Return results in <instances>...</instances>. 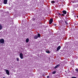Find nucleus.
Returning a JSON list of instances; mask_svg holds the SVG:
<instances>
[{
  "label": "nucleus",
  "mask_w": 78,
  "mask_h": 78,
  "mask_svg": "<svg viewBox=\"0 0 78 78\" xmlns=\"http://www.w3.org/2000/svg\"><path fill=\"white\" fill-rule=\"evenodd\" d=\"M5 70H6L5 72H6V73H7L8 75H9V71L8 69H5Z\"/></svg>",
  "instance_id": "obj_3"
},
{
  "label": "nucleus",
  "mask_w": 78,
  "mask_h": 78,
  "mask_svg": "<svg viewBox=\"0 0 78 78\" xmlns=\"http://www.w3.org/2000/svg\"><path fill=\"white\" fill-rule=\"evenodd\" d=\"M49 76H47V78H49Z\"/></svg>",
  "instance_id": "obj_22"
},
{
  "label": "nucleus",
  "mask_w": 78,
  "mask_h": 78,
  "mask_svg": "<svg viewBox=\"0 0 78 78\" xmlns=\"http://www.w3.org/2000/svg\"><path fill=\"white\" fill-rule=\"evenodd\" d=\"M56 73V71H54L52 72V74H55Z\"/></svg>",
  "instance_id": "obj_16"
},
{
  "label": "nucleus",
  "mask_w": 78,
  "mask_h": 78,
  "mask_svg": "<svg viewBox=\"0 0 78 78\" xmlns=\"http://www.w3.org/2000/svg\"><path fill=\"white\" fill-rule=\"evenodd\" d=\"M63 14H67V12L65 10H64L62 11Z\"/></svg>",
  "instance_id": "obj_10"
},
{
  "label": "nucleus",
  "mask_w": 78,
  "mask_h": 78,
  "mask_svg": "<svg viewBox=\"0 0 78 78\" xmlns=\"http://www.w3.org/2000/svg\"><path fill=\"white\" fill-rule=\"evenodd\" d=\"M51 3H55V1H51Z\"/></svg>",
  "instance_id": "obj_14"
},
{
  "label": "nucleus",
  "mask_w": 78,
  "mask_h": 78,
  "mask_svg": "<svg viewBox=\"0 0 78 78\" xmlns=\"http://www.w3.org/2000/svg\"><path fill=\"white\" fill-rule=\"evenodd\" d=\"M3 29V27L2 26V25L0 23V30H2Z\"/></svg>",
  "instance_id": "obj_9"
},
{
  "label": "nucleus",
  "mask_w": 78,
  "mask_h": 78,
  "mask_svg": "<svg viewBox=\"0 0 78 78\" xmlns=\"http://www.w3.org/2000/svg\"><path fill=\"white\" fill-rule=\"evenodd\" d=\"M72 78H76V77L73 76L72 77Z\"/></svg>",
  "instance_id": "obj_19"
},
{
  "label": "nucleus",
  "mask_w": 78,
  "mask_h": 78,
  "mask_svg": "<svg viewBox=\"0 0 78 78\" xmlns=\"http://www.w3.org/2000/svg\"><path fill=\"white\" fill-rule=\"evenodd\" d=\"M62 16H64V14H62Z\"/></svg>",
  "instance_id": "obj_20"
},
{
  "label": "nucleus",
  "mask_w": 78,
  "mask_h": 78,
  "mask_svg": "<svg viewBox=\"0 0 78 78\" xmlns=\"http://www.w3.org/2000/svg\"><path fill=\"white\" fill-rule=\"evenodd\" d=\"M60 66V65L59 64L57 65V66L54 67V69H56L57 68H58V67H59Z\"/></svg>",
  "instance_id": "obj_8"
},
{
  "label": "nucleus",
  "mask_w": 78,
  "mask_h": 78,
  "mask_svg": "<svg viewBox=\"0 0 78 78\" xmlns=\"http://www.w3.org/2000/svg\"><path fill=\"white\" fill-rule=\"evenodd\" d=\"M65 23H66V24L67 25H69V23H68L67 22V21H65Z\"/></svg>",
  "instance_id": "obj_12"
},
{
  "label": "nucleus",
  "mask_w": 78,
  "mask_h": 78,
  "mask_svg": "<svg viewBox=\"0 0 78 78\" xmlns=\"http://www.w3.org/2000/svg\"><path fill=\"white\" fill-rule=\"evenodd\" d=\"M26 42H29V39L28 38H27L26 40Z\"/></svg>",
  "instance_id": "obj_11"
},
{
  "label": "nucleus",
  "mask_w": 78,
  "mask_h": 78,
  "mask_svg": "<svg viewBox=\"0 0 78 78\" xmlns=\"http://www.w3.org/2000/svg\"><path fill=\"white\" fill-rule=\"evenodd\" d=\"M58 14H59V15H61V14H60V13H59Z\"/></svg>",
  "instance_id": "obj_23"
},
{
  "label": "nucleus",
  "mask_w": 78,
  "mask_h": 78,
  "mask_svg": "<svg viewBox=\"0 0 78 78\" xmlns=\"http://www.w3.org/2000/svg\"><path fill=\"white\" fill-rule=\"evenodd\" d=\"M0 44H4L5 43V40L3 38L0 39Z\"/></svg>",
  "instance_id": "obj_2"
},
{
  "label": "nucleus",
  "mask_w": 78,
  "mask_h": 78,
  "mask_svg": "<svg viewBox=\"0 0 78 78\" xmlns=\"http://www.w3.org/2000/svg\"><path fill=\"white\" fill-rule=\"evenodd\" d=\"M16 61H19V58H16Z\"/></svg>",
  "instance_id": "obj_17"
},
{
  "label": "nucleus",
  "mask_w": 78,
  "mask_h": 78,
  "mask_svg": "<svg viewBox=\"0 0 78 78\" xmlns=\"http://www.w3.org/2000/svg\"><path fill=\"white\" fill-rule=\"evenodd\" d=\"M3 78H5V77H3Z\"/></svg>",
  "instance_id": "obj_24"
},
{
  "label": "nucleus",
  "mask_w": 78,
  "mask_h": 78,
  "mask_svg": "<svg viewBox=\"0 0 78 78\" xmlns=\"http://www.w3.org/2000/svg\"><path fill=\"white\" fill-rule=\"evenodd\" d=\"M8 2V0H4L3 3L4 4H7Z\"/></svg>",
  "instance_id": "obj_6"
},
{
  "label": "nucleus",
  "mask_w": 78,
  "mask_h": 78,
  "mask_svg": "<svg viewBox=\"0 0 78 78\" xmlns=\"http://www.w3.org/2000/svg\"><path fill=\"white\" fill-rule=\"evenodd\" d=\"M41 37V35L39 34H38L37 35H36L35 36H34V39H37L38 37Z\"/></svg>",
  "instance_id": "obj_1"
},
{
  "label": "nucleus",
  "mask_w": 78,
  "mask_h": 78,
  "mask_svg": "<svg viewBox=\"0 0 78 78\" xmlns=\"http://www.w3.org/2000/svg\"><path fill=\"white\" fill-rule=\"evenodd\" d=\"M46 51L47 53H48V54L50 53V52L49 51Z\"/></svg>",
  "instance_id": "obj_13"
},
{
  "label": "nucleus",
  "mask_w": 78,
  "mask_h": 78,
  "mask_svg": "<svg viewBox=\"0 0 78 78\" xmlns=\"http://www.w3.org/2000/svg\"><path fill=\"white\" fill-rule=\"evenodd\" d=\"M75 70L77 72H78V69L76 68V69H75Z\"/></svg>",
  "instance_id": "obj_15"
},
{
  "label": "nucleus",
  "mask_w": 78,
  "mask_h": 78,
  "mask_svg": "<svg viewBox=\"0 0 78 78\" xmlns=\"http://www.w3.org/2000/svg\"><path fill=\"white\" fill-rule=\"evenodd\" d=\"M32 20L33 21H34L35 20V19L34 18L32 19Z\"/></svg>",
  "instance_id": "obj_18"
},
{
  "label": "nucleus",
  "mask_w": 78,
  "mask_h": 78,
  "mask_svg": "<svg viewBox=\"0 0 78 78\" xmlns=\"http://www.w3.org/2000/svg\"><path fill=\"white\" fill-rule=\"evenodd\" d=\"M20 57L21 59H23V54L21 53L20 54Z\"/></svg>",
  "instance_id": "obj_4"
},
{
  "label": "nucleus",
  "mask_w": 78,
  "mask_h": 78,
  "mask_svg": "<svg viewBox=\"0 0 78 78\" xmlns=\"http://www.w3.org/2000/svg\"><path fill=\"white\" fill-rule=\"evenodd\" d=\"M77 17L78 18V15L77 16Z\"/></svg>",
  "instance_id": "obj_25"
},
{
  "label": "nucleus",
  "mask_w": 78,
  "mask_h": 78,
  "mask_svg": "<svg viewBox=\"0 0 78 78\" xmlns=\"http://www.w3.org/2000/svg\"><path fill=\"white\" fill-rule=\"evenodd\" d=\"M54 25L55 27V26H56V24H54Z\"/></svg>",
  "instance_id": "obj_21"
},
{
  "label": "nucleus",
  "mask_w": 78,
  "mask_h": 78,
  "mask_svg": "<svg viewBox=\"0 0 78 78\" xmlns=\"http://www.w3.org/2000/svg\"><path fill=\"white\" fill-rule=\"evenodd\" d=\"M52 22H53V19H50L49 20V24H51Z\"/></svg>",
  "instance_id": "obj_7"
},
{
  "label": "nucleus",
  "mask_w": 78,
  "mask_h": 78,
  "mask_svg": "<svg viewBox=\"0 0 78 78\" xmlns=\"http://www.w3.org/2000/svg\"><path fill=\"white\" fill-rule=\"evenodd\" d=\"M61 47L60 46H58L57 49L56 51H59V50L61 49Z\"/></svg>",
  "instance_id": "obj_5"
}]
</instances>
